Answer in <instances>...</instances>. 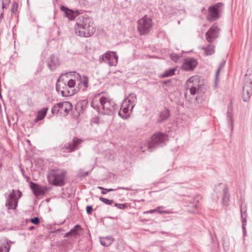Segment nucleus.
Here are the masks:
<instances>
[{"mask_svg": "<svg viewBox=\"0 0 252 252\" xmlns=\"http://www.w3.org/2000/svg\"><path fill=\"white\" fill-rule=\"evenodd\" d=\"M74 28L75 33L81 37H90L95 31L93 19L86 15L77 18Z\"/></svg>", "mask_w": 252, "mask_h": 252, "instance_id": "f257e3e1", "label": "nucleus"}, {"mask_svg": "<svg viewBox=\"0 0 252 252\" xmlns=\"http://www.w3.org/2000/svg\"><path fill=\"white\" fill-rule=\"evenodd\" d=\"M66 171L64 170H51L48 174V182L55 186L62 187L65 184Z\"/></svg>", "mask_w": 252, "mask_h": 252, "instance_id": "f03ea898", "label": "nucleus"}, {"mask_svg": "<svg viewBox=\"0 0 252 252\" xmlns=\"http://www.w3.org/2000/svg\"><path fill=\"white\" fill-rule=\"evenodd\" d=\"M99 101L102 107L101 113L103 115H112L116 109H118V105L114 101L108 100L106 97H101Z\"/></svg>", "mask_w": 252, "mask_h": 252, "instance_id": "7ed1b4c3", "label": "nucleus"}, {"mask_svg": "<svg viewBox=\"0 0 252 252\" xmlns=\"http://www.w3.org/2000/svg\"><path fill=\"white\" fill-rule=\"evenodd\" d=\"M168 139V135L164 133L158 132L153 135L151 140L148 142V148L150 151L159 146H163Z\"/></svg>", "mask_w": 252, "mask_h": 252, "instance_id": "20e7f679", "label": "nucleus"}, {"mask_svg": "<svg viewBox=\"0 0 252 252\" xmlns=\"http://www.w3.org/2000/svg\"><path fill=\"white\" fill-rule=\"evenodd\" d=\"M83 142L82 139L74 137L71 141L62 143L59 146L60 151L63 153L73 152L79 148V145Z\"/></svg>", "mask_w": 252, "mask_h": 252, "instance_id": "39448f33", "label": "nucleus"}, {"mask_svg": "<svg viewBox=\"0 0 252 252\" xmlns=\"http://www.w3.org/2000/svg\"><path fill=\"white\" fill-rule=\"evenodd\" d=\"M137 30L140 35L148 34L153 27L152 19L146 15L137 21Z\"/></svg>", "mask_w": 252, "mask_h": 252, "instance_id": "423d86ee", "label": "nucleus"}, {"mask_svg": "<svg viewBox=\"0 0 252 252\" xmlns=\"http://www.w3.org/2000/svg\"><path fill=\"white\" fill-rule=\"evenodd\" d=\"M252 94V73L249 74L247 70L245 75V84L243 88V99L244 101H247Z\"/></svg>", "mask_w": 252, "mask_h": 252, "instance_id": "0eeeda50", "label": "nucleus"}, {"mask_svg": "<svg viewBox=\"0 0 252 252\" xmlns=\"http://www.w3.org/2000/svg\"><path fill=\"white\" fill-rule=\"evenodd\" d=\"M17 192L18 197H16V191L14 189H13L12 191L8 195L5 205L8 210H15L16 209L18 200L22 195V192L19 190H18Z\"/></svg>", "mask_w": 252, "mask_h": 252, "instance_id": "6e6552de", "label": "nucleus"}, {"mask_svg": "<svg viewBox=\"0 0 252 252\" xmlns=\"http://www.w3.org/2000/svg\"><path fill=\"white\" fill-rule=\"evenodd\" d=\"M220 31V28L216 24L212 25L205 33L206 40L210 43L213 42L219 37Z\"/></svg>", "mask_w": 252, "mask_h": 252, "instance_id": "1a4fd4ad", "label": "nucleus"}, {"mask_svg": "<svg viewBox=\"0 0 252 252\" xmlns=\"http://www.w3.org/2000/svg\"><path fill=\"white\" fill-rule=\"evenodd\" d=\"M118 57L115 52L107 51L100 56L99 60L100 62L107 61L110 66H116L118 63Z\"/></svg>", "mask_w": 252, "mask_h": 252, "instance_id": "9d476101", "label": "nucleus"}, {"mask_svg": "<svg viewBox=\"0 0 252 252\" xmlns=\"http://www.w3.org/2000/svg\"><path fill=\"white\" fill-rule=\"evenodd\" d=\"M56 89L57 92H61L63 96H70L75 94L70 91L68 88L67 84L63 80L59 78L56 83Z\"/></svg>", "mask_w": 252, "mask_h": 252, "instance_id": "9b49d317", "label": "nucleus"}, {"mask_svg": "<svg viewBox=\"0 0 252 252\" xmlns=\"http://www.w3.org/2000/svg\"><path fill=\"white\" fill-rule=\"evenodd\" d=\"M198 64V62L196 59L191 58L185 59L184 62L181 66L182 70L189 71H192Z\"/></svg>", "mask_w": 252, "mask_h": 252, "instance_id": "f8f14e48", "label": "nucleus"}, {"mask_svg": "<svg viewBox=\"0 0 252 252\" xmlns=\"http://www.w3.org/2000/svg\"><path fill=\"white\" fill-rule=\"evenodd\" d=\"M221 5V3L219 2L217 4L210 6L209 8V15L211 17L210 20H216L219 18V8Z\"/></svg>", "mask_w": 252, "mask_h": 252, "instance_id": "ddd939ff", "label": "nucleus"}, {"mask_svg": "<svg viewBox=\"0 0 252 252\" xmlns=\"http://www.w3.org/2000/svg\"><path fill=\"white\" fill-rule=\"evenodd\" d=\"M47 63L51 71H54L60 65L58 58L54 55H52L49 57L47 61Z\"/></svg>", "mask_w": 252, "mask_h": 252, "instance_id": "4468645a", "label": "nucleus"}, {"mask_svg": "<svg viewBox=\"0 0 252 252\" xmlns=\"http://www.w3.org/2000/svg\"><path fill=\"white\" fill-rule=\"evenodd\" d=\"M61 10L64 12L65 16L70 20H74L80 14L78 10L74 11L64 6H61Z\"/></svg>", "mask_w": 252, "mask_h": 252, "instance_id": "2eb2a0df", "label": "nucleus"}, {"mask_svg": "<svg viewBox=\"0 0 252 252\" xmlns=\"http://www.w3.org/2000/svg\"><path fill=\"white\" fill-rule=\"evenodd\" d=\"M88 103V101L87 99H83L80 100L76 104L75 106V109L78 113V115H80L84 113L87 108Z\"/></svg>", "mask_w": 252, "mask_h": 252, "instance_id": "dca6fc26", "label": "nucleus"}, {"mask_svg": "<svg viewBox=\"0 0 252 252\" xmlns=\"http://www.w3.org/2000/svg\"><path fill=\"white\" fill-rule=\"evenodd\" d=\"M13 242L4 238L0 241V252H9L10 249V244Z\"/></svg>", "mask_w": 252, "mask_h": 252, "instance_id": "f3484780", "label": "nucleus"}, {"mask_svg": "<svg viewBox=\"0 0 252 252\" xmlns=\"http://www.w3.org/2000/svg\"><path fill=\"white\" fill-rule=\"evenodd\" d=\"M75 78L77 79V81H80V83H79L78 85H79L81 83L85 87V89H83V91H86V89L88 87V86H89L88 77L87 76H85V75L81 76L79 74L76 73L75 74Z\"/></svg>", "mask_w": 252, "mask_h": 252, "instance_id": "a211bd4d", "label": "nucleus"}, {"mask_svg": "<svg viewBox=\"0 0 252 252\" xmlns=\"http://www.w3.org/2000/svg\"><path fill=\"white\" fill-rule=\"evenodd\" d=\"M170 116V113L169 110L166 108H164L163 110L159 112L158 123H160L166 121Z\"/></svg>", "mask_w": 252, "mask_h": 252, "instance_id": "6ab92c4d", "label": "nucleus"}, {"mask_svg": "<svg viewBox=\"0 0 252 252\" xmlns=\"http://www.w3.org/2000/svg\"><path fill=\"white\" fill-rule=\"evenodd\" d=\"M229 196L230 195L228 192V188L227 187H225L223 190V197L222 200V204L224 205H228L229 201Z\"/></svg>", "mask_w": 252, "mask_h": 252, "instance_id": "aec40b11", "label": "nucleus"}, {"mask_svg": "<svg viewBox=\"0 0 252 252\" xmlns=\"http://www.w3.org/2000/svg\"><path fill=\"white\" fill-rule=\"evenodd\" d=\"M48 108H44L42 110L38 111L37 113L36 118L34 120L35 122H37L42 120L46 116Z\"/></svg>", "mask_w": 252, "mask_h": 252, "instance_id": "412c9836", "label": "nucleus"}, {"mask_svg": "<svg viewBox=\"0 0 252 252\" xmlns=\"http://www.w3.org/2000/svg\"><path fill=\"white\" fill-rule=\"evenodd\" d=\"M136 99L137 97L136 94L132 93L129 94V96L126 98L125 101L127 100V102L129 103V105H131V109H132L135 105Z\"/></svg>", "mask_w": 252, "mask_h": 252, "instance_id": "4be33fe9", "label": "nucleus"}, {"mask_svg": "<svg viewBox=\"0 0 252 252\" xmlns=\"http://www.w3.org/2000/svg\"><path fill=\"white\" fill-rule=\"evenodd\" d=\"M81 230V227L79 224H76L73 228H72L69 232H67L64 237H69L70 235L76 236L78 234V231Z\"/></svg>", "mask_w": 252, "mask_h": 252, "instance_id": "5701e85b", "label": "nucleus"}, {"mask_svg": "<svg viewBox=\"0 0 252 252\" xmlns=\"http://www.w3.org/2000/svg\"><path fill=\"white\" fill-rule=\"evenodd\" d=\"M206 55H211L215 52V46L212 44H209L207 46L203 47Z\"/></svg>", "mask_w": 252, "mask_h": 252, "instance_id": "b1692460", "label": "nucleus"}, {"mask_svg": "<svg viewBox=\"0 0 252 252\" xmlns=\"http://www.w3.org/2000/svg\"><path fill=\"white\" fill-rule=\"evenodd\" d=\"M64 102H61L55 104L52 109L51 112L53 114L56 113L57 114L60 110H62L63 107V106Z\"/></svg>", "mask_w": 252, "mask_h": 252, "instance_id": "393cba45", "label": "nucleus"}, {"mask_svg": "<svg viewBox=\"0 0 252 252\" xmlns=\"http://www.w3.org/2000/svg\"><path fill=\"white\" fill-rule=\"evenodd\" d=\"M30 187L35 195H39L41 192L39 186L36 183L31 182Z\"/></svg>", "mask_w": 252, "mask_h": 252, "instance_id": "a878e982", "label": "nucleus"}, {"mask_svg": "<svg viewBox=\"0 0 252 252\" xmlns=\"http://www.w3.org/2000/svg\"><path fill=\"white\" fill-rule=\"evenodd\" d=\"M113 242V239L111 237H104L100 238V244L105 247L109 246Z\"/></svg>", "mask_w": 252, "mask_h": 252, "instance_id": "bb28decb", "label": "nucleus"}, {"mask_svg": "<svg viewBox=\"0 0 252 252\" xmlns=\"http://www.w3.org/2000/svg\"><path fill=\"white\" fill-rule=\"evenodd\" d=\"M176 70V67L166 70L162 75V77H168L174 75L175 74V72Z\"/></svg>", "mask_w": 252, "mask_h": 252, "instance_id": "cd10ccee", "label": "nucleus"}, {"mask_svg": "<svg viewBox=\"0 0 252 252\" xmlns=\"http://www.w3.org/2000/svg\"><path fill=\"white\" fill-rule=\"evenodd\" d=\"M128 106L125 107L123 108L122 109V112L124 114H122L120 110L119 111L118 115L123 119L126 120L129 117V116L126 115V114L128 112Z\"/></svg>", "mask_w": 252, "mask_h": 252, "instance_id": "c85d7f7f", "label": "nucleus"}, {"mask_svg": "<svg viewBox=\"0 0 252 252\" xmlns=\"http://www.w3.org/2000/svg\"><path fill=\"white\" fill-rule=\"evenodd\" d=\"M241 218L242 220V223H243L244 221L245 220V222H247V209L246 206L244 207H241Z\"/></svg>", "mask_w": 252, "mask_h": 252, "instance_id": "c756f323", "label": "nucleus"}, {"mask_svg": "<svg viewBox=\"0 0 252 252\" xmlns=\"http://www.w3.org/2000/svg\"><path fill=\"white\" fill-rule=\"evenodd\" d=\"M63 104V107L62 110L64 111L66 113H68L69 110L71 109L72 105L69 102H64Z\"/></svg>", "mask_w": 252, "mask_h": 252, "instance_id": "7c9ffc66", "label": "nucleus"}, {"mask_svg": "<svg viewBox=\"0 0 252 252\" xmlns=\"http://www.w3.org/2000/svg\"><path fill=\"white\" fill-rule=\"evenodd\" d=\"M225 63V61H224V60H222L221 61V62L220 63L219 66V67L217 70L216 73V76H215L216 82L217 81V80L218 79L220 69L224 66Z\"/></svg>", "mask_w": 252, "mask_h": 252, "instance_id": "2f4dec72", "label": "nucleus"}, {"mask_svg": "<svg viewBox=\"0 0 252 252\" xmlns=\"http://www.w3.org/2000/svg\"><path fill=\"white\" fill-rule=\"evenodd\" d=\"M164 208V207L161 206H158L157 208H156V212H158L160 214H170L171 212L169 211H166V210H163L162 209Z\"/></svg>", "mask_w": 252, "mask_h": 252, "instance_id": "473e14b6", "label": "nucleus"}, {"mask_svg": "<svg viewBox=\"0 0 252 252\" xmlns=\"http://www.w3.org/2000/svg\"><path fill=\"white\" fill-rule=\"evenodd\" d=\"M18 4L16 2H14L11 7V11L12 14H15L17 11Z\"/></svg>", "mask_w": 252, "mask_h": 252, "instance_id": "72a5a7b5", "label": "nucleus"}, {"mask_svg": "<svg viewBox=\"0 0 252 252\" xmlns=\"http://www.w3.org/2000/svg\"><path fill=\"white\" fill-rule=\"evenodd\" d=\"M99 200L104 203L108 205H111L114 201L113 200H109L103 197H100Z\"/></svg>", "mask_w": 252, "mask_h": 252, "instance_id": "f704fd0d", "label": "nucleus"}, {"mask_svg": "<svg viewBox=\"0 0 252 252\" xmlns=\"http://www.w3.org/2000/svg\"><path fill=\"white\" fill-rule=\"evenodd\" d=\"M170 59L174 62H177L180 56L177 54L172 53L170 55Z\"/></svg>", "mask_w": 252, "mask_h": 252, "instance_id": "c9c22d12", "label": "nucleus"}, {"mask_svg": "<svg viewBox=\"0 0 252 252\" xmlns=\"http://www.w3.org/2000/svg\"><path fill=\"white\" fill-rule=\"evenodd\" d=\"M75 84L76 82L74 80L70 79L68 81L67 83V85L68 86V89L70 90L75 86Z\"/></svg>", "mask_w": 252, "mask_h": 252, "instance_id": "e433bc0d", "label": "nucleus"}, {"mask_svg": "<svg viewBox=\"0 0 252 252\" xmlns=\"http://www.w3.org/2000/svg\"><path fill=\"white\" fill-rule=\"evenodd\" d=\"M114 206L119 208V209H125L127 207V204H119L115 203L114 204Z\"/></svg>", "mask_w": 252, "mask_h": 252, "instance_id": "4c0bfd02", "label": "nucleus"}, {"mask_svg": "<svg viewBox=\"0 0 252 252\" xmlns=\"http://www.w3.org/2000/svg\"><path fill=\"white\" fill-rule=\"evenodd\" d=\"M227 121L228 124L230 126H232V116L231 113L229 112V110L227 111Z\"/></svg>", "mask_w": 252, "mask_h": 252, "instance_id": "58836bf2", "label": "nucleus"}, {"mask_svg": "<svg viewBox=\"0 0 252 252\" xmlns=\"http://www.w3.org/2000/svg\"><path fill=\"white\" fill-rule=\"evenodd\" d=\"M198 90L197 88L195 86L191 87L189 89V92L191 95H195L197 92V91Z\"/></svg>", "mask_w": 252, "mask_h": 252, "instance_id": "ea45409f", "label": "nucleus"}, {"mask_svg": "<svg viewBox=\"0 0 252 252\" xmlns=\"http://www.w3.org/2000/svg\"><path fill=\"white\" fill-rule=\"evenodd\" d=\"M246 225H247V222H245V220L244 221L243 223H242L243 234L244 237H245L247 235Z\"/></svg>", "mask_w": 252, "mask_h": 252, "instance_id": "a19ab883", "label": "nucleus"}, {"mask_svg": "<svg viewBox=\"0 0 252 252\" xmlns=\"http://www.w3.org/2000/svg\"><path fill=\"white\" fill-rule=\"evenodd\" d=\"M31 221L36 225H37L40 223V220L38 217H34L33 218L31 219Z\"/></svg>", "mask_w": 252, "mask_h": 252, "instance_id": "79ce46f5", "label": "nucleus"}, {"mask_svg": "<svg viewBox=\"0 0 252 252\" xmlns=\"http://www.w3.org/2000/svg\"><path fill=\"white\" fill-rule=\"evenodd\" d=\"M91 106L94 108V109L96 110L98 113H101V110L100 109V106L97 105H94V103L93 101L91 102Z\"/></svg>", "mask_w": 252, "mask_h": 252, "instance_id": "37998d69", "label": "nucleus"}, {"mask_svg": "<svg viewBox=\"0 0 252 252\" xmlns=\"http://www.w3.org/2000/svg\"><path fill=\"white\" fill-rule=\"evenodd\" d=\"M93 211V209L92 206L88 205L86 207V212L88 215L92 214Z\"/></svg>", "mask_w": 252, "mask_h": 252, "instance_id": "c03bdc74", "label": "nucleus"}, {"mask_svg": "<svg viewBox=\"0 0 252 252\" xmlns=\"http://www.w3.org/2000/svg\"><path fill=\"white\" fill-rule=\"evenodd\" d=\"M1 1L2 7L3 9L5 5L9 4V3L10 2V0H1Z\"/></svg>", "mask_w": 252, "mask_h": 252, "instance_id": "a18cd8bd", "label": "nucleus"}, {"mask_svg": "<svg viewBox=\"0 0 252 252\" xmlns=\"http://www.w3.org/2000/svg\"><path fill=\"white\" fill-rule=\"evenodd\" d=\"M98 189H101L102 191H101V193L102 194H106L107 193V190H106V189H105L103 187H97Z\"/></svg>", "mask_w": 252, "mask_h": 252, "instance_id": "49530a36", "label": "nucleus"}, {"mask_svg": "<svg viewBox=\"0 0 252 252\" xmlns=\"http://www.w3.org/2000/svg\"><path fill=\"white\" fill-rule=\"evenodd\" d=\"M125 189L124 188H118V189H106V190L107 192H110V191H115V190H116L117 189Z\"/></svg>", "mask_w": 252, "mask_h": 252, "instance_id": "de8ad7c7", "label": "nucleus"}, {"mask_svg": "<svg viewBox=\"0 0 252 252\" xmlns=\"http://www.w3.org/2000/svg\"><path fill=\"white\" fill-rule=\"evenodd\" d=\"M156 209H155L150 210L147 211L146 213H149V214H153V213H156Z\"/></svg>", "mask_w": 252, "mask_h": 252, "instance_id": "09e8293b", "label": "nucleus"}, {"mask_svg": "<svg viewBox=\"0 0 252 252\" xmlns=\"http://www.w3.org/2000/svg\"><path fill=\"white\" fill-rule=\"evenodd\" d=\"M187 82H193L192 78V77L189 78Z\"/></svg>", "mask_w": 252, "mask_h": 252, "instance_id": "8fccbe9b", "label": "nucleus"}, {"mask_svg": "<svg viewBox=\"0 0 252 252\" xmlns=\"http://www.w3.org/2000/svg\"><path fill=\"white\" fill-rule=\"evenodd\" d=\"M88 174H89L88 172H86L83 173V174L82 175V176L85 177V176L88 175Z\"/></svg>", "mask_w": 252, "mask_h": 252, "instance_id": "3c124183", "label": "nucleus"}, {"mask_svg": "<svg viewBox=\"0 0 252 252\" xmlns=\"http://www.w3.org/2000/svg\"><path fill=\"white\" fill-rule=\"evenodd\" d=\"M3 14H3V12H1V14H0V19L3 18Z\"/></svg>", "mask_w": 252, "mask_h": 252, "instance_id": "603ef678", "label": "nucleus"}, {"mask_svg": "<svg viewBox=\"0 0 252 252\" xmlns=\"http://www.w3.org/2000/svg\"><path fill=\"white\" fill-rule=\"evenodd\" d=\"M34 228V226H31V227H30V229H33Z\"/></svg>", "mask_w": 252, "mask_h": 252, "instance_id": "864d4df0", "label": "nucleus"}]
</instances>
